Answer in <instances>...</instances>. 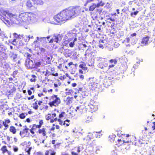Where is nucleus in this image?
Masks as SVG:
<instances>
[{"label":"nucleus","mask_w":155,"mask_h":155,"mask_svg":"<svg viewBox=\"0 0 155 155\" xmlns=\"http://www.w3.org/2000/svg\"><path fill=\"white\" fill-rule=\"evenodd\" d=\"M42 91L44 93H46L48 92L49 93H52L53 91V89H50L49 90H47L46 87L44 88L42 90Z\"/></svg>","instance_id":"obj_34"},{"label":"nucleus","mask_w":155,"mask_h":155,"mask_svg":"<svg viewBox=\"0 0 155 155\" xmlns=\"http://www.w3.org/2000/svg\"><path fill=\"white\" fill-rule=\"evenodd\" d=\"M90 135H88L87 137L84 139V140L86 143L87 144L89 145L91 144L92 142L91 139L92 138L91 137Z\"/></svg>","instance_id":"obj_19"},{"label":"nucleus","mask_w":155,"mask_h":155,"mask_svg":"<svg viewBox=\"0 0 155 155\" xmlns=\"http://www.w3.org/2000/svg\"><path fill=\"white\" fill-rule=\"evenodd\" d=\"M40 51L41 53H45L46 51V50L42 48H39Z\"/></svg>","instance_id":"obj_39"},{"label":"nucleus","mask_w":155,"mask_h":155,"mask_svg":"<svg viewBox=\"0 0 155 155\" xmlns=\"http://www.w3.org/2000/svg\"><path fill=\"white\" fill-rule=\"evenodd\" d=\"M56 155V152L54 150H52L51 149L46 150L44 154V155Z\"/></svg>","instance_id":"obj_20"},{"label":"nucleus","mask_w":155,"mask_h":155,"mask_svg":"<svg viewBox=\"0 0 155 155\" xmlns=\"http://www.w3.org/2000/svg\"><path fill=\"white\" fill-rule=\"evenodd\" d=\"M4 46L1 43H0V52H1L2 50L3 51L4 50Z\"/></svg>","instance_id":"obj_42"},{"label":"nucleus","mask_w":155,"mask_h":155,"mask_svg":"<svg viewBox=\"0 0 155 155\" xmlns=\"http://www.w3.org/2000/svg\"><path fill=\"white\" fill-rule=\"evenodd\" d=\"M62 38V37L60 34L54 36V41L58 43L60 41Z\"/></svg>","instance_id":"obj_18"},{"label":"nucleus","mask_w":155,"mask_h":155,"mask_svg":"<svg viewBox=\"0 0 155 155\" xmlns=\"http://www.w3.org/2000/svg\"><path fill=\"white\" fill-rule=\"evenodd\" d=\"M74 150H76L77 152H75L74 151H72L71 154L72 155H79V153L80 152V148L79 147H75L74 148Z\"/></svg>","instance_id":"obj_26"},{"label":"nucleus","mask_w":155,"mask_h":155,"mask_svg":"<svg viewBox=\"0 0 155 155\" xmlns=\"http://www.w3.org/2000/svg\"><path fill=\"white\" fill-rule=\"evenodd\" d=\"M81 12L80 6L73 7L69 8L61 12L54 17V21L60 23L64 22L67 21L77 16Z\"/></svg>","instance_id":"obj_1"},{"label":"nucleus","mask_w":155,"mask_h":155,"mask_svg":"<svg viewBox=\"0 0 155 155\" xmlns=\"http://www.w3.org/2000/svg\"><path fill=\"white\" fill-rule=\"evenodd\" d=\"M44 2L42 0H28L26 3V6L28 9L35 7L34 5H43Z\"/></svg>","instance_id":"obj_5"},{"label":"nucleus","mask_w":155,"mask_h":155,"mask_svg":"<svg viewBox=\"0 0 155 155\" xmlns=\"http://www.w3.org/2000/svg\"><path fill=\"white\" fill-rule=\"evenodd\" d=\"M42 103V101H38L37 104L39 105H41V104Z\"/></svg>","instance_id":"obj_53"},{"label":"nucleus","mask_w":155,"mask_h":155,"mask_svg":"<svg viewBox=\"0 0 155 155\" xmlns=\"http://www.w3.org/2000/svg\"><path fill=\"white\" fill-rule=\"evenodd\" d=\"M61 155H70L68 153H62Z\"/></svg>","instance_id":"obj_64"},{"label":"nucleus","mask_w":155,"mask_h":155,"mask_svg":"<svg viewBox=\"0 0 155 155\" xmlns=\"http://www.w3.org/2000/svg\"><path fill=\"white\" fill-rule=\"evenodd\" d=\"M91 14L92 18L93 19H97L99 16V14L95 11V10L94 12H91Z\"/></svg>","instance_id":"obj_22"},{"label":"nucleus","mask_w":155,"mask_h":155,"mask_svg":"<svg viewBox=\"0 0 155 155\" xmlns=\"http://www.w3.org/2000/svg\"><path fill=\"white\" fill-rule=\"evenodd\" d=\"M0 57L2 60H6L8 58L7 54L4 52H0Z\"/></svg>","instance_id":"obj_25"},{"label":"nucleus","mask_w":155,"mask_h":155,"mask_svg":"<svg viewBox=\"0 0 155 155\" xmlns=\"http://www.w3.org/2000/svg\"><path fill=\"white\" fill-rule=\"evenodd\" d=\"M139 12L138 11H136L135 12H131L130 14L131 16L134 18L135 17V16Z\"/></svg>","instance_id":"obj_35"},{"label":"nucleus","mask_w":155,"mask_h":155,"mask_svg":"<svg viewBox=\"0 0 155 155\" xmlns=\"http://www.w3.org/2000/svg\"><path fill=\"white\" fill-rule=\"evenodd\" d=\"M84 106L83 105H81L76 107L75 110L76 112L82 113L83 112V110H84Z\"/></svg>","instance_id":"obj_17"},{"label":"nucleus","mask_w":155,"mask_h":155,"mask_svg":"<svg viewBox=\"0 0 155 155\" xmlns=\"http://www.w3.org/2000/svg\"><path fill=\"white\" fill-rule=\"evenodd\" d=\"M41 64V62H37L35 63V65L38 66H40Z\"/></svg>","instance_id":"obj_51"},{"label":"nucleus","mask_w":155,"mask_h":155,"mask_svg":"<svg viewBox=\"0 0 155 155\" xmlns=\"http://www.w3.org/2000/svg\"><path fill=\"white\" fill-rule=\"evenodd\" d=\"M106 41L104 40H100L99 42V47L100 48H103L106 44Z\"/></svg>","instance_id":"obj_23"},{"label":"nucleus","mask_w":155,"mask_h":155,"mask_svg":"<svg viewBox=\"0 0 155 155\" xmlns=\"http://www.w3.org/2000/svg\"><path fill=\"white\" fill-rule=\"evenodd\" d=\"M3 14L7 15L10 17V21L7 20L6 18H4L0 15L1 18L6 24L9 25L10 23L19 25L24 22H26L29 20V16L27 12L21 13L18 16L8 12L3 11Z\"/></svg>","instance_id":"obj_2"},{"label":"nucleus","mask_w":155,"mask_h":155,"mask_svg":"<svg viewBox=\"0 0 155 155\" xmlns=\"http://www.w3.org/2000/svg\"><path fill=\"white\" fill-rule=\"evenodd\" d=\"M76 85H77V84H76V83H72L71 85V86L73 87H76Z\"/></svg>","instance_id":"obj_59"},{"label":"nucleus","mask_w":155,"mask_h":155,"mask_svg":"<svg viewBox=\"0 0 155 155\" xmlns=\"http://www.w3.org/2000/svg\"><path fill=\"white\" fill-rule=\"evenodd\" d=\"M25 54L26 55V57L27 58V59L30 60V58L31 57V55L27 52L25 53Z\"/></svg>","instance_id":"obj_40"},{"label":"nucleus","mask_w":155,"mask_h":155,"mask_svg":"<svg viewBox=\"0 0 155 155\" xmlns=\"http://www.w3.org/2000/svg\"><path fill=\"white\" fill-rule=\"evenodd\" d=\"M99 3L101 6H103L104 5V3L102 1H101Z\"/></svg>","instance_id":"obj_54"},{"label":"nucleus","mask_w":155,"mask_h":155,"mask_svg":"<svg viewBox=\"0 0 155 155\" xmlns=\"http://www.w3.org/2000/svg\"><path fill=\"white\" fill-rule=\"evenodd\" d=\"M74 45V41L73 42H71L69 44V46L71 47H73Z\"/></svg>","instance_id":"obj_46"},{"label":"nucleus","mask_w":155,"mask_h":155,"mask_svg":"<svg viewBox=\"0 0 155 155\" xmlns=\"http://www.w3.org/2000/svg\"><path fill=\"white\" fill-rule=\"evenodd\" d=\"M50 100V101L48 103V104L51 107H57L61 103V99L57 95L53 94L51 96Z\"/></svg>","instance_id":"obj_4"},{"label":"nucleus","mask_w":155,"mask_h":155,"mask_svg":"<svg viewBox=\"0 0 155 155\" xmlns=\"http://www.w3.org/2000/svg\"><path fill=\"white\" fill-rule=\"evenodd\" d=\"M28 94L29 95H31L32 94V92L30 90H28Z\"/></svg>","instance_id":"obj_52"},{"label":"nucleus","mask_w":155,"mask_h":155,"mask_svg":"<svg viewBox=\"0 0 155 155\" xmlns=\"http://www.w3.org/2000/svg\"><path fill=\"white\" fill-rule=\"evenodd\" d=\"M13 150L15 152H17L18 150V148L17 147L14 146L13 147Z\"/></svg>","instance_id":"obj_43"},{"label":"nucleus","mask_w":155,"mask_h":155,"mask_svg":"<svg viewBox=\"0 0 155 155\" xmlns=\"http://www.w3.org/2000/svg\"><path fill=\"white\" fill-rule=\"evenodd\" d=\"M51 74L53 76H58V74L57 73L52 72L51 73Z\"/></svg>","instance_id":"obj_48"},{"label":"nucleus","mask_w":155,"mask_h":155,"mask_svg":"<svg viewBox=\"0 0 155 155\" xmlns=\"http://www.w3.org/2000/svg\"><path fill=\"white\" fill-rule=\"evenodd\" d=\"M73 99V97H68L64 100V101L67 105H69L72 103Z\"/></svg>","instance_id":"obj_13"},{"label":"nucleus","mask_w":155,"mask_h":155,"mask_svg":"<svg viewBox=\"0 0 155 155\" xmlns=\"http://www.w3.org/2000/svg\"><path fill=\"white\" fill-rule=\"evenodd\" d=\"M151 41L150 38L149 36L143 37L142 39L141 44L143 45H147Z\"/></svg>","instance_id":"obj_10"},{"label":"nucleus","mask_w":155,"mask_h":155,"mask_svg":"<svg viewBox=\"0 0 155 155\" xmlns=\"http://www.w3.org/2000/svg\"><path fill=\"white\" fill-rule=\"evenodd\" d=\"M44 124L43 121L41 119L39 120V124L36 125L35 124H33L32 125L29 126L30 129V132L32 134L34 135L35 134V131L37 130V128L40 129L42 126Z\"/></svg>","instance_id":"obj_6"},{"label":"nucleus","mask_w":155,"mask_h":155,"mask_svg":"<svg viewBox=\"0 0 155 155\" xmlns=\"http://www.w3.org/2000/svg\"><path fill=\"white\" fill-rule=\"evenodd\" d=\"M116 137V135L112 134L110 135L108 137V139L111 142H114L115 140Z\"/></svg>","instance_id":"obj_28"},{"label":"nucleus","mask_w":155,"mask_h":155,"mask_svg":"<svg viewBox=\"0 0 155 155\" xmlns=\"http://www.w3.org/2000/svg\"><path fill=\"white\" fill-rule=\"evenodd\" d=\"M2 123V120H0V129H2L3 127V124ZM4 135V133H2V131L0 130V137L2 138L3 137Z\"/></svg>","instance_id":"obj_29"},{"label":"nucleus","mask_w":155,"mask_h":155,"mask_svg":"<svg viewBox=\"0 0 155 155\" xmlns=\"http://www.w3.org/2000/svg\"><path fill=\"white\" fill-rule=\"evenodd\" d=\"M80 64L79 65V67L82 70L86 71L87 70V68L86 67V63L83 61L80 62Z\"/></svg>","instance_id":"obj_21"},{"label":"nucleus","mask_w":155,"mask_h":155,"mask_svg":"<svg viewBox=\"0 0 155 155\" xmlns=\"http://www.w3.org/2000/svg\"><path fill=\"white\" fill-rule=\"evenodd\" d=\"M9 131L13 134H15L17 132V130L15 127L10 126L9 128Z\"/></svg>","instance_id":"obj_24"},{"label":"nucleus","mask_w":155,"mask_h":155,"mask_svg":"<svg viewBox=\"0 0 155 155\" xmlns=\"http://www.w3.org/2000/svg\"><path fill=\"white\" fill-rule=\"evenodd\" d=\"M100 5L99 3H97V4H96V7L98 8L100 6Z\"/></svg>","instance_id":"obj_60"},{"label":"nucleus","mask_w":155,"mask_h":155,"mask_svg":"<svg viewBox=\"0 0 155 155\" xmlns=\"http://www.w3.org/2000/svg\"><path fill=\"white\" fill-rule=\"evenodd\" d=\"M19 117L21 119H24L25 118V114L22 113L19 114Z\"/></svg>","instance_id":"obj_38"},{"label":"nucleus","mask_w":155,"mask_h":155,"mask_svg":"<svg viewBox=\"0 0 155 155\" xmlns=\"http://www.w3.org/2000/svg\"><path fill=\"white\" fill-rule=\"evenodd\" d=\"M11 58H12L14 61H15V59L17 58V55L14 53H12L11 56Z\"/></svg>","instance_id":"obj_36"},{"label":"nucleus","mask_w":155,"mask_h":155,"mask_svg":"<svg viewBox=\"0 0 155 155\" xmlns=\"http://www.w3.org/2000/svg\"><path fill=\"white\" fill-rule=\"evenodd\" d=\"M85 91V88L84 87H80L77 90V92L78 93L82 94Z\"/></svg>","instance_id":"obj_33"},{"label":"nucleus","mask_w":155,"mask_h":155,"mask_svg":"<svg viewBox=\"0 0 155 155\" xmlns=\"http://www.w3.org/2000/svg\"><path fill=\"white\" fill-rule=\"evenodd\" d=\"M26 121L28 123H30L31 121L30 119L29 118H28L26 119Z\"/></svg>","instance_id":"obj_61"},{"label":"nucleus","mask_w":155,"mask_h":155,"mask_svg":"<svg viewBox=\"0 0 155 155\" xmlns=\"http://www.w3.org/2000/svg\"><path fill=\"white\" fill-rule=\"evenodd\" d=\"M25 65L28 68H32L33 65L32 61L31 60L26 59Z\"/></svg>","instance_id":"obj_15"},{"label":"nucleus","mask_w":155,"mask_h":155,"mask_svg":"<svg viewBox=\"0 0 155 155\" xmlns=\"http://www.w3.org/2000/svg\"><path fill=\"white\" fill-rule=\"evenodd\" d=\"M28 79L31 82H35L37 81V76L35 74L29 75Z\"/></svg>","instance_id":"obj_16"},{"label":"nucleus","mask_w":155,"mask_h":155,"mask_svg":"<svg viewBox=\"0 0 155 155\" xmlns=\"http://www.w3.org/2000/svg\"><path fill=\"white\" fill-rule=\"evenodd\" d=\"M110 20V21H115V18H112V17H110L109 18H108V20Z\"/></svg>","instance_id":"obj_50"},{"label":"nucleus","mask_w":155,"mask_h":155,"mask_svg":"<svg viewBox=\"0 0 155 155\" xmlns=\"http://www.w3.org/2000/svg\"><path fill=\"white\" fill-rule=\"evenodd\" d=\"M79 73L80 74H83V71H82V69H80L79 70Z\"/></svg>","instance_id":"obj_58"},{"label":"nucleus","mask_w":155,"mask_h":155,"mask_svg":"<svg viewBox=\"0 0 155 155\" xmlns=\"http://www.w3.org/2000/svg\"><path fill=\"white\" fill-rule=\"evenodd\" d=\"M14 35V39L13 40V42H16V40H20L23 38V35H18L16 33H14L13 34Z\"/></svg>","instance_id":"obj_12"},{"label":"nucleus","mask_w":155,"mask_h":155,"mask_svg":"<svg viewBox=\"0 0 155 155\" xmlns=\"http://www.w3.org/2000/svg\"><path fill=\"white\" fill-rule=\"evenodd\" d=\"M136 35H137V34L135 33H133V34H131L130 37L131 38V37H133V36H136Z\"/></svg>","instance_id":"obj_57"},{"label":"nucleus","mask_w":155,"mask_h":155,"mask_svg":"<svg viewBox=\"0 0 155 155\" xmlns=\"http://www.w3.org/2000/svg\"><path fill=\"white\" fill-rule=\"evenodd\" d=\"M84 76L83 75H80L79 76V78L80 79H81L82 80H83L84 78Z\"/></svg>","instance_id":"obj_55"},{"label":"nucleus","mask_w":155,"mask_h":155,"mask_svg":"<svg viewBox=\"0 0 155 155\" xmlns=\"http://www.w3.org/2000/svg\"><path fill=\"white\" fill-rule=\"evenodd\" d=\"M11 121L9 119H5L4 121H2V124L4 126L3 129L4 130H7L9 128V125L8 124L10 123Z\"/></svg>","instance_id":"obj_11"},{"label":"nucleus","mask_w":155,"mask_h":155,"mask_svg":"<svg viewBox=\"0 0 155 155\" xmlns=\"http://www.w3.org/2000/svg\"><path fill=\"white\" fill-rule=\"evenodd\" d=\"M114 66V64H111V65H110L109 66V68H112V67H113Z\"/></svg>","instance_id":"obj_63"},{"label":"nucleus","mask_w":155,"mask_h":155,"mask_svg":"<svg viewBox=\"0 0 155 155\" xmlns=\"http://www.w3.org/2000/svg\"><path fill=\"white\" fill-rule=\"evenodd\" d=\"M23 127L24 128L20 131L19 133L20 135L23 137L29 136L30 129L28 128L26 125L24 126Z\"/></svg>","instance_id":"obj_8"},{"label":"nucleus","mask_w":155,"mask_h":155,"mask_svg":"<svg viewBox=\"0 0 155 155\" xmlns=\"http://www.w3.org/2000/svg\"><path fill=\"white\" fill-rule=\"evenodd\" d=\"M136 140V138L135 137L132 136L131 139L129 140L125 141L124 140H122L121 139H118L117 141L116 142V145L118 146L122 145L124 143H134Z\"/></svg>","instance_id":"obj_7"},{"label":"nucleus","mask_w":155,"mask_h":155,"mask_svg":"<svg viewBox=\"0 0 155 155\" xmlns=\"http://www.w3.org/2000/svg\"><path fill=\"white\" fill-rule=\"evenodd\" d=\"M88 106L89 110L92 112H95L98 108L97 104L92 100L90 101Z\"/></svg>","instance_id":"obj_9"},{"label":"nucleus","mask_w":155,"mask_h":155,"mask_svg":"<svg viewBox=\"0 0 155 155\" xmlns=\"http://www.w3.org/2000/svg\"><path fill=\"white\" fill-rule=\"evenodd\" d=\"M31 149V148L30 147L28 148V150L26 151V152L28 154V155H30V151Z\"/></svg>","instance_id":"obj_49"},{"label":"nucleus","mask_w":155,"mask_h":155,"mask_svg":"<svg viewBox=\"0 0 155 155\" xmlns=\"http://www.w3.org/2000/svg\"><path fill=\"white\" fill-rule=\"evenodd\" d=\"M34 155H43V154L42 152L39 151L35 153Z\"/></svg>","instance_id":"obj_45"},{"label":"nucleus","mask_w":155,"mask_h":155,"mask_svg":"<svg viewBox=\"0 0 155 155\" xmlns=\"http://www.w3.org/2000/svg\"><path fill=\"white\" fill-rule=\"evenodd\" d=\"M1 150L2 151V153H6L7 151H8L7 147L5 145L3 146L1 148Z\"/></svg>","instance_id":"obj_30"},{"label":"nucleus","mask_w":155,"mask_h":155,"mask_svg":"<svg viewBox=\"0 0 155 155\" xmlns=\"http://www.w3.org/2000/svg\"><path fill=\"white\" fill-rule=\"evenodd\" d=\"M61 84V83H58V84L54 83V85L55 88H57L59 86H60Z\"/></svg>","instance_id":"obj_47"},{"label":"nucleus","mask_w":155,"mask_h":155,"mask_svg":"<svg viewBox=\"0 0 155 155\" xmlns=\"http://www.w3.org/2000/svg\"><path fill=\"white\" fill-rule=\"evenodd\" d=\"M49 74V72L48 70H46V71L45 72V76H47Z\"/></svg>","instance_id":"obj_62"},{"label":"nucleus","mask_w":155,"mask_h":155,"mask_svg":"<svg viewBox=\"0 0 155 155\" xmlns=\"http://www.w3.org/2000/svg\"><path fill=\"white\" fill-rule=\"evenodd\" d=\"M12 93H13V91H12V90H9V91H8V90L6 92V94L7 95H8V96H9L10 95H11Z\"/></svg>","instance_id":"obj_44"},{"label":"nucleus","mask_w":155,"mask_h":155,"mask_svg":"<svg viewBox=\"0 0 155 155\" xmlns=\"http://www.w3.org/2000/svg\"><path fill=\"white\" fill-rule=\"evenodd\" d=\"M109 62L111 63H114V64H116L117 63V61L116 59H111L110 60Z\"/></svg>","instance_id":"obj_41"},{"label":"nucleus","mask_w":155,"mask_h":155,"mask_svg":"<svg viewBox=\"0 0 155 155\" xmlns=\"http://www.w3.org/2000/svg\"><path fill=\"white\" fill-rule=\"evenodd\" d=\"M38 100H36L33 104V107L35 110H37L38 108V106L37 104Z\"/></svg>","instance_id":"obj_32"},{"label":"nucleus","mask_w":155,"mask_h":155,"mask_svg":"<svg viewBox=\"0 0 155 155\" xmlns=\"http://www.w3.org/2000/svg\"><path fill=\"white\" fill-rule=\"evenodd\" d=\"M70 51L69 49H67L64 50V52L63 54L66 57H69L71 54Z\"/></svg>","instance_id":"obj_27"},{"label":"nucleus","mask_w":155,"mask_h":155,"mask_svg":"<svg viewBox=\"0 0 155 155\" xmlns=\"http://www.w3.org/2000/svg\"><path fill=\"white\" fill-rule=\"evenodd\" d=\"M54 112L53 111L52 113H49L45 116V119L47 120H50V122L51 123H53L54 122L58 121L59 124L61 125H66V126H68L69 125V124H66V122H68V123L70 120L68 119H66L64 121L63 123L62 119L66 115V113L64 111H62L59 114L58 117H57L58 114L59 113V110L55 109L54 110Z\"/></svg>","instance_id":"obj_3"},{"label":"nucleus","mask_w":155,"mask_h":155,"mask_svg":"<svg viewBox=\"0 0 155 155\" xmlns=\"http://www.w3.org/2000/svg\"><path fill=\"white\" fill-rule=\"evenodd\" d=\"M46 130V129L43 128L39 129L36 132L39 134H41L44 137L46 136L47 135V132Z\"/></svg>","instance_id":"obj_14"},{"label":"nucleus","mask_w":155,"mask_h":155,"mask_svg":"<svg viewBox=\"0 0 155 155\" xmlns=\"http://www.w3.org/2000/svg\"><path fill=\"white\" fill-rule=\"evenodd\" d=\"M96 8V4L93 3L89 7V11H92L94 10Z\"/></svg>","instance_id":"obj_31"},{"label":"nucleus","mask_w":155,"mask_h":155,"mask_svg":"<svg viewBox=\"0 0 155 155\" xmlns=\"http://www.w3.org/2000/svg\"><path fill=\"white\" fill-rule=\"evenodd\" d=\"M54 41V38H52L49 41V42L50 43H53V41Z\"/></svg>","instance_id":"obj_56"},{"label":"nucleus","mask_w":155,"mask_h":155,"mask_svg":"<svg viewBox=\"0 0 155 155\" xmlns=\"http://www.w3.org/2000/svg\"><path fill=\"white\" fill-rule=\"evenodd\" d=\"M95 10V11L99 14V15H100L102 12L103 8H97Z\"/></svg>","instance_id":"obj_37"}]
</instances>
